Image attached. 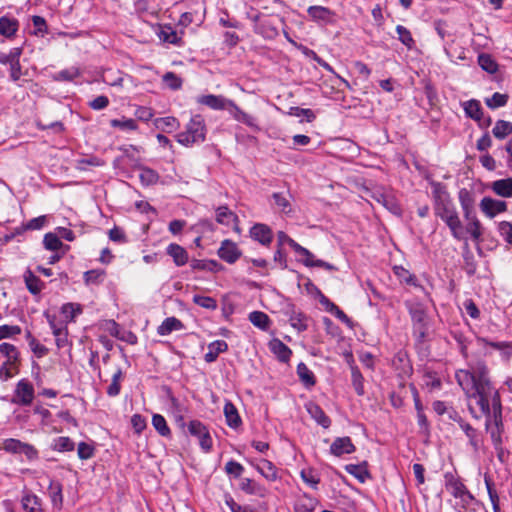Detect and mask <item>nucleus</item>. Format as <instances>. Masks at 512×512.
Listing matches in <instances>:
<instances>
[{
	"label": "nucleus",
	"instance_id": "b1692460",
	"mask_svg": "<svg viewBox=\"0 0 512 512\" xmlns=\"http://www.w3.org/2000/svg\"><path fill=\"white\" fill-rule=\"evenodd\" d=\"M232 106L234 108L233 117L235 120L247 125L248 127L252 128L256 132L260 131V127L258 125L256 117L243 111L240 107H238L235 104H232Z\"/></svg>",
	"mask_w": 512,
	"mask_h": 512
},
{
	"label": "nucleus",
	"instance_id": "f3484780",
	"mask_svg": "<svg viewBox=\"0 0 512 512\" xmlns=\"http://www.w3.org/2000/svg\"><path fill=\"white\" fill-rule=\"evenodd\" d=\"M23 280L27 290L33 296H39L42 290L45 288V283L36 276L29 268L23 274Z\"/></svg>",
	"mask_w": 512,
	"mask_h": 512
},
{
	"label": "nucleus",
	"instance_id": "a211bd4d",
	"mask_svg": "<svg viewBox=\"0 0 512 512\" xmlns=\"http://www.w3.org/2000/svg\"><path fill=\"white\" fill-rule=\"evenodd\" d=\"M269 349L283 363L289 362L292 356V350L278 338H273L269 342Z\"/></svg>",
	"mask_w": 512,
	"mask_h": 512
},
{
	"label": "nucleus",
	"instance_id": "423d86ee",
	"mask_svg": "<svg viewBox=\"0 0 512 512\" xmlns=\"http://www.w3.org/2000/svg\"><path fill=\"white\" fill-rule=\"evenodd\" d=\"M433 210L435 216L447 225L452 237L461 240L463 238V226L453 201L440 205Z\"/></svg>",
	"mask_w": 512,
	"mask_h": 512
},
{
	"label": "nucleus",
	"instance_id": "ddd939ff",
	"mask_svg": "<svg viewBox=\"0 0 512 512\" xmlns=\"http://www.w3.org/2000/svg\"><path fill=\"white\" fill-rule=\"evenodd\" d=\"M250 236L255 241H258L263 246H269L273 240V233L271 228L262 223L253 225L250 229Z\"/></svg>",
	"mask_w": 512,
	"mask_h": 512
},
{
	"label": "nucleus",
	"instance_id": "a19ab883",
	"mask_svg": "<svg viewBox=\"0 0 512 512\" xmlns=\"http://www.w3.org/2000/svg\"><path fill=\"white\" fill-rule=\"evenodd\" d=\"M485 430L490 433V437L495 449H499L502 446V433L504 428H497L491 425V417H486Z\"/></svg>",
	"mask_w": 512,
	"mask_h": 512
},
{
	"label": "nucleus",
	"instance_id": "4c0bfd02",
	"mask_svg": "<svg viewBox=\"0 0 512 512\" xmlns=\"http://www.w3.org/2000/svg\"><path fill=\"white\" fill-rule=\"evenodd\" d=\"M484 482H485V486L487 489L489 499L492 504L493 512H501L500 498H499L497 490L495 489L494 482L492 481L491 477L488 475L484 476Z\"/></svg>",
	"mask_w": 512,
	"mask_h": 512
},
{
	"label": "nucleus",
	"instance_id": "9d476101",
	"mask_svg": "<svg viewBox=\"0 0 512 512\" xmlns=\"http://www.w3.org/2000/svg\"><path fill=\"white\" fill-rule=\"evenodd\" d=\"M285 315L288 317L290 325L298 332H303L308 328V317L295 305L288 304L285 309Z\"/></svg>",
	"mask_w": 512,
	"mask_h": 512
},
{
	"label": "nucleus",
	"instance_id": "c756f323",
	"mask_svg": "<svg viewBox=\"0 0 512 512\" xmlns=\"http://www.w3.org/2000/svg\"><path fill=\"white\" fill-rule=\"evenodd\" d=\"M63 486L59 481L51 480L48 492L52 502V505L57 509H61L63 506Z\"/></svg>",
	"mask_w": 512,
	"mask_h": 512
},
{
	"label": "nucleus",
	"instance_id": "f257e3e1",
	"mask_svg": "<svg viewBox=\"0 0 512 512\" xmlns=\"http://www.w3.org/2000/svg\"><path fill=\"white\" fill-rule=\"evenodd\" d=\"M455 378L468 398H476L485 417L490 416V396L493 386L489 379V370L482 361L471 365L469 369H460L456 372Z\"/></svg>",
	"mask_w": 512,
	"mask_h": 512
},
{
	"label": "nucleus",
	"instance_id": "09e8293b",
	"mask_svg": "<svg viewBox=\"0 0 512 512\" xmlns=\"http://www.w3.org/2000/svg\"><path fill=\"white\" fill-rule=\"evenodd\" d=\"M199 103L206 105L215 110H223L225 109V99L222 96L218 95H204L200 97Z\"/></svg>",
	"mask_w": 512,
	"mask_h": 512
},
{
	"label": "nucleus",
	"instance_id": "79ce46f5",
	"mask_svg": "<svg viewBox=\"0 0 512 512\" xmlns=\"http://www.w3.org/2000/svg\"><path fill=\"white\" fill-rule=\"evenodd\" d=\"M512 133V123L506 120H497L492 129L495 138L503 140Z\"/></svg>",
	"mask_w": 512,
	"mask_h": 512
},
{
	"label": "nucleus",
	"instance_id": "864d4df0",
	"mask_svg": "<svg viewBox=\"0 0 512 512\" xmlns=\"http://www.w3.org/2000/svg\"><path fill=\"white\" fill-rule=\"evenodd\" d=\"M479 66L486 72L493 74L498 70V64L491 55L482 53L478 56Z\"/></svg>",
	"mask_w": 512,
	"mask_h": 512
},
{
	"label": "nucleus",
	"instance_id": "8fccbe9b",
	"mask_svg": "<svg viewBox=\"0 0 512 512\" xmlns=\"http://www.w3.org/2000/svg\"><path fill=\"white\" fill-rule=\"evenodd\" d=\"M51 448L58 452H70L74 450L75 444L71 438L60 436L53 440Z\"/></svg>",
	"mask_w": 512,
	"mask_h": 512
},
{
	"label": "nucleus",
	"instance_id": "6ab92c4d",
	"mask_svg": "<svg viewBox=\"0 0 512 512\" xmlns=\"http://www.w3.org/2000/svg\"><path fill=\"white\" fill-rule=\"evenodd\" d=\"M253 467L268 481L274 482L279 478L277 467L267 459H260Z\"/></svg>",
	"mask_w": 512,
	"mask_h": 512
},
{
	"label": "nucleus",
	"instance_id": "2eb2a0df",
	"mask_svg": "<svg viewBox=\"0 0 512 512\" xmlns=\"http://www.w3.org/2000/svg\"><path fill=\"white\" fill-rule=\"evenodd\" d=\"M355 450L356 447L348 436L337 437L330 446V452L336 457H340L344 454H351L355 452Z\"/></svg>",
	"mask_w": 512,
	"mask_h": 512
},
{
	"label": "nucleus",
	"instance_id": "cd10ccee",
	"mask_svg": "<svg viewBox=\"0 0 512 512\" xmlns=\"http://www.w3.org/2000/svg\"><path fill=\"white\" fill-rule=\"evenodd\" d=\"M224 415L226 423L230 428L236 429L242 424V420L236 406L230 401L226 402L224 405Z\"/></svg>",
	"mask_w": 512,
	"mask_h": 512
},
{
	"label": "nucleus",
	"instance_id": "338daca9",
	"mask_svg": "<svg viewBox=\"0 0 512 512\" xmlns=\"http://www.w3.org/2000/svg\"><path fill=\"white\" fill-rule=\"evenodd\" d=\"M466 231L471 235L474 241H479L482 236V224L478 218H473L467 222Z\"/></svg>",
	"mask_w": 512,
	"mask_h": 512
},
{
	"label": "nucleus",
	"instance_id": "ea45409f",
	"mask_svg": "<svg viewBox=\"0 0 512 512\" xmlns=\"http://www.w3.org/2000/svg\"><path fill=\"white\" fill-rule=\"evenodd\" d=\"M249 321L257 328L266 331L270 326L269 316L262 311H253L248 316Z\"/></svg>",
	"mask_w": 512,
	"mask_h": 512
},
{
	"label": "nucleus",
	"instance_id": "c03bdc74",
	"mask_svg": "<svg viewBox=\"0 0 512 512\" xmlns=\"http://www.w3.org/2000/svg\"><path fill=\"white\" fill-rule=\"evenodd\" d=\"M393 271L401 283H405L407 285L415 286V287L419 286L417 283L416 276L414 274H412L410 271H408L407 269H405L404 267L395 266L393 268Z\"/></svg>",
	"mask_w": 512,
	"mask_h": 512
},
{
	"label": "nucleus",
	"instance_id": "e2e57ef3",
	"mask_svg": "<svg viewBox=\"0 0 512 512\" xmlns=\"http://www.w3.org/2000/svg\"><path fill=\"white\" fill-rule=\"evenodd\" d=\"M193 303L211 311L216 310L218 307L217 301L213 297L198 294L193 296Z\"/></svg>",
	"mask_w": 512,
	"mask_h": 512
},
{
	"label": "nucleus",
	"instance_id": "a18cd8bd",
	"mask_svg": "<svg viewBox=\"0 0 512 512\" xmlns=\"http://www.w3.org/2000/svg\"><path fill=\"white\" fill-rule=\"evenodd\" d=\"M106 272L103 269H92L84 272L83 281L88 285H99L103 282Z\"/></svg>",
	"mask_w": 512,
	"mask_h": 512
},
{
	"label": "nucleus",
	"instance_id": "1a4fd4ad",
	"mask_svg": "<svg viewBox=\"0 0 512 512\" xmlns=\"http://www.w3.org/2000/svg\"><path fill=\"white\" fill-rule=\"evenodd\" d=\"M451 418L459 424L460 428L462 429V431L465 433V435L469 439V444L473 448V451L478 452L483 445L482 435L474 427H472L469 423L465 422L457 414L455 417L451 416Z\"/></svg>",
	"mask_w": 512,
	"mask_h": 512
},
{
	"label": "nucleus",
	"instance_id": "393cba45",
	"mask_svg": "<svg viewBox=\"0 0 512 512\" xmlns=\"http://www.w3.org/2000/svg\"><path fill=\"white\" fill-rule=\"evenodd\" d=\"M320 303L325 307L326 311L334 315L341 322L351 324V319L346 315V313L323 294L321 295Z\"/></svg>",
	"mask_w": 512,
	"mask_h": 512
},
{
	"label": "nucleus",
	"instance_id": "13d9d810",
	"mask_svg": "<svg viewBox=\"0 0 512 512\" xmlns=\"http://www.w3.org/2000/svg\"><path fill=\"white\" fill-rule=\"evenodd\" d=\"M29 346L36 357L42 358L49 352L48 348L41 344L32 334L28 331L26 335Z\"/></svg>",
	"mask_w": 512,
	"mask_h": 512
},
{
	"label": "nucleus",
	"instance_id": "6e6d98bb",
	"mask_svg": "<svg viewBox=\"0 0 512 512\" xmlns=\"http://www.w3.org/2000/svg\"><path fill=\"white\" fill-rule=\"evenodd\" d=\"M110 125L123 131H135L138 128L136 120L122 117L121 119H112Z\"/></svg>",
	"mask_w": 512,
	"mask_h": 512
},
{
	"label": "nucleus",
	"instance_id": "37998d69",
	"mask_svg": "<svg viewBox=\"0 0 512 512\" xmlns=\"http://www.w3.org/2000/svg\"><path fill=\"white\" fill-rule=\"evenodd\" d=\"M105 162L97 156H88L80 158L75 162V168L80 171L88 170V167H100L104 166Z\"/></svg>",
	"mask_w": 512,
	"mask_h": 512
},
{
	"label": "nucleus",
	"instance_id": "6e6552de",
	"mask_svg": "<svg viewBox=\"0 0 512 512\" xmlns=\"http://www.w3.org/2000/svg\"><path fill=\"white\" fill-rule=\"evenodd\" d=\"M34 397L35 390L33 384L28 379L23 378L17 382L11 402L21 406H29L33 402Z\"/></svg>",
	"mask_w": 512,
	"mask_h": 512
},
{
	"label": "nucleus",
	"instance_id": "774afa93",
	"mask_svg": "<svg viewBox=\"0 0 512 512\" xmlns=\"http://www.w3.org/2000/svg\"><path fill=\"white\" fill-rule=\"evenodd\" d=\"M498 232L503 239L512 245V223L509 221H501L498 224Z\"/></svg>",
	"mask_w": 512,
	"mask_h": 512
},
{
	"label": "nucleus",
	"instance_id": "412c9836",
	"mask_svg": "<svg viewBox=\"0 0 512 512\" xmlns=\"http://www.w3.org/2000/svg\"><path fill=\"white\" fill-rule=\"evenodd\" d=\"M239 488L247 495L258 496L262 498L267 494V490L264 486L250 478H242L239 483Z\"/></svg>",
	"mask_w": 512,
	"mask_h": 512
},
{
	"label": "nucleus",
	"instance_id": "603ef678",
	"mask_svg": "<svg viewBox=\"0 0 512 512\" xmlns=\"http://www.w3.org/2000/svg\"><path fill=\"white\" fill-rule=\"evenodd\" d=\"M162 81L165 86L173 91L181 89L183 80L175 72L169 71L162 76Z\"/></svg>",
	"mask_w": 512,
	"mask_h": 512
},
{
	"label": "nucleus",
	"instance_id": "0e129e2a",
	"mask_svg": "<svg viewBox=\"0 0 512 512\" xmlns=\"http://www.w3.org/2000/svg\"><path fill=\"white\" fill-rule=\"evenodd\" d=\"M508 98L509 97L507 94L495 92L490 98L485 99V104L490 109H497V108L505 106L508 102Z\"/></svg>",
	"mask_w": 512,
	"mask_h": 512
},
{
	"label": "nucleus",
	"instance_id": "49530a36",
	"mask_svg": "<svg viewBox=\"0 0 512 512\" xmlns=\"http://www.w3.org/2000/svg\"><path fill=\"white\" fill-rule=\"evenodd\" d=\"M351 382L352 386L358 396H363L364 390V377L359 368L355 365L351 366Z\"/></svg>",
	"mask_w": 512,
	"mask_h": 512
},
{
	"label": "nucleus",
	"instance_id": "680f3d73",
	"mask_svg": "<svg viewBox=\"0 0 512 512\" xmlns=\"http://www.w3.org/2000/svg\"><path fill=\"white\" fill-rule=\"evenodd\" d=\"M396 32L398 34V40L408 49H412L415 45V41L411 32L403 25H397Z\"/></svg>",
	"mask_w": 512,
	"mask_h": 512
},
{
	"label": "nucleus",
	"instance_id": "aec40b11",
	"mask_svg": "<svg viewBox=\"0 0 512 512\" xmlns=\"http://www.w3.org/2000/svg\"><path fill=\"white\" fill-rule=\"evenodd\" d=\"M166 253L173 259L176 266L181 267L188 263V252L179 244L171 243L166 248Z\"/></svg>",
	"mask_w": 512,
	"mask_h": 512
},
{
	"label": "nucleus",
	"instance_id": "4468645a",
	"mask_svg": "<svg viewBox=\"0 0 512 512\" xmlns=\"http://www.w3.org/2000/svg\"><path fill=\"white\" fill-rule=\"evenodd\" d=\"M432 188L433 209L452 201L445 184L437 181L430 182Z\"/></svg>",
	"mask_w": 512,
	"mask_h": 512
},
{
	"label": "nucleus",
	"instance_id": "473e14b6",
	"mask_svg": "<svg viewBox=\"0 0 512 512\" xmlns=\"http://www.w3.org/2000/svg\"><path fill=\"white\" fill-rule=\"evenodd\" d=\"M465 115L468 118L473 119L474 121L480 120L483 116V109L481 107L480 101L476 99H471L462 104Z\"/></svg>",
	"mask_w": 512,
	"mask_h": 512
},
{
	"label": "nucleus",
	"instance_id": "72a5a7b5",
	"mask_svg": "<svg viewBox=\"0 0 512 512\" xmlns=\"http://www.w3.org/2000/svg\"><path fill=\"white\" fill-rule=\"evenodd\" d=\"M159 174L147 166H139V179L143 186H153L159 181Z\"/></svg>",
	"mask_w": 512,
	"mask_h": 512
},
{
	"label": "nucleus",
	"instance_id": "7c9ffc66",
	"mask_svg": "<svg viewBox=\"0 0 512 512\" xmlns=\"http://www.w3.org/2000/svg\"><path fill=\"white\" fill-rule=\"evenodd\" d=\"M493 192L504 198L512 197V178L499 179L492 183Z\"/></svg>",
	"mask_w": 512,
	"mask_h": 512
},
{
	"label": "nucleus",
	"instance_id": "4d7b16f0",
	"mask_svg": "<svg viewBox=\"0 0 512 512\" xmlns=\"http://www.w3.org/2000/svg\"><path fill=\"white\" fill-rule=\"evenodd\" d=\"M156 124L167 133H171L180 127L178 119L173 116L159 118L156 120Z\"/></svg>",
	"mask_w": 512,
	"mask_h": 512
},
{
	"label": "nucleus",
	"instance_id": "69168bd1",
	"mask_svg": "<svg viewBox=\"0 0 512 512\" xmlns=\"http://www.w3.org/2000/svg\"><path fill=\"white\" fill-rule=\"evenodd\" d=\"M43 245L49 251H58L62 248L63 243L56 234L49 232L44 235Z\"/></svg>",
	"mask_w": 512,
	"mask_h": 512
},
{
	"label": "nucleus",
	"instance_id": "f03ea898",
	"mask_svg": "<svg viewBox=\"0 0 512 512\" xmlns=\"http://www.w3.org/2000/svg\"><path fill=\"white\" fill-rule=\"evenodd\" d=\"M405 307L411 318L415 345L422 347L427 341L430 324L427 307L423 303L413 300L405 301Z\"/></svg>",
	"mask_w": 512,
	"mask_h": 512
},
{
	"label": "nucleus",
	"instance_id": "052dcab7",
	"mask_svg": "<svg viewBox=\"0 0 512 512\" xmlns=\"http://www.w3.org/2000/svg\"><path fill=\"white\" fill-rule=\"evenodd\" d=\"M61 313L66 321H73L77 315L82 313V308L80 304L65 303L61 307Z\"/></svg>",
	"mask_w": 512,
	"mask_h": 512
},
{
	"label": "nucleus",
	"instance_id": "20e7f679",
	"mask_svg": "<svg viewBox=\"0 0 512 512\" xmlns=\"http://www.w3.org/2000/svg\"><path fill=\"white\" fill-rule=\"evenodd\" d=\"M206 133L207 128L203 116L196 114L192 116L190 121L186 124L185 131L176 135V140L182 146L191 147L204 142Z\"/></svg>",
	"mask_w": 512,
	"mask_h": 512
},
{
	"label": "nucleus",
	"instance_id": "4be33fe9",
	"mask_svg": "<svg viewBox=\"0 0 512 512\" xmlns=\"http://www.w3.org/2000/svg\"><path fill=\"white\" fill-rule=\"evenodd\" d=\"M306 408L311 418L314 419L318 425L322 426L324 429H328L331 426V419L318 404L311 402Z\"/></svg>",
	"mask_w": 512,
	"mask_h": 512
},
{
	"label": "nucleus",
	"instance_id": "5fc2aeb1",
	"mask_svg": "<svg viewBox=\"0 0 512 512\" xmlns=\"http://www.w3.org/2000/svg\"><path fill=\"white\" fill-rule=\"evenodd\" d=\"M345 470L361 483H364L367 478L370 477V473L365 466L357 464H349L345 467Z\"/></svg>",
	"mask_w": 512,
	"mask_h": 512
},
{
	"label": "nucleus",
	"instance_id": "7ed1b4c3",
	"mask_svg": "<svg viewBox=\"0 0 512 512\" xmlns=\"http://www.w3.org/2000/svg\"><path fill=\"white\" fill-rule=\"evenodd\" d=\"M4 361L0 366V380L7 381L19 374L21 366V353L18 347L9 342L0 343V359Z\"/></svg>",
	"mask_w": 512,
	"mask_h": 512
},
{
	"label": "nucleus",
	"instance_id": "de8ad7c7",
	"mask_svg": "<svg viewBox=\"0 0 512 512\" xmlns=\"http://www.w3.org/2000/svg\"><path fill=\"white\" fill-rule=\"evenodd\" d=\"M123 379V372L121 368H117L112 376L111 383L107 387L106 393L109 397H116L121 391V381Z\"/></svg>",
	"mask_w": 512,
	"mask_h": 512
},
{
	"label": "nucleus",
	"instance_id": "c9c22d12",
	"mask_svg": "<svg viewBox=\"0 0 512 512\" xmlns=\"http://www.w3.org/2000/svg\"><path fill=\"white\" fill-rule=\"evenodd\" d=\"M257 33L266 39H274L278 36V28L272 19H264L257 26Z\"/></svg>",
	"mask_w": 512,
	"mask_h": 512
},
{
	"label": "nucleus",
	"instance_id": "f704fd0d",
	"mask_svg": "<svg viewBox=\"0 0 512 512\" xmlns=\"http://www.w3.org/2000/svg\"><path fill=\"white\" fill-rule=\"evenodd\" d=\"M152 426L160 436L168 439L172 437V431L168 426L166 419L161 414H153Z\"/></svg>",
	"mask_w": 512,
	"mask_h": 512
},
{
	"label": "nucleus",
	"instance_id": "bb28decb",
	"mask_svg": "<svg viewBox=\"0 0 512 512\" xmlns=\"http://www.w3.org/2000/svg\"><path fill=\"white\" fill-rule=\"evenodd\" d=\"M228 350V344L224 340H215L208 345V351L204 355V360L207 363L216 361L220 353Z\"/></svg>",
	"mask_w": 512,
	"mask_h": 512
},
{
	"label": "nucleus",
	"instance_id": "2f4dec72",
	"mask_svg": "<svg viewBox=\"0 0 512 512\" xmlns=\"http://www.w3.org/2000/svg\"><path fill=\"white\" fill-rule=\"evenodd\" d=\"M19 27L17 19L9 18L7 16L0 17V35L7 38L13 37Z\"/></svg>",
	"mask_w": 512,
	"mask_h": 512
},
{
	"label": "nucleus",
	"instance_id": "bf43d9fd",
	"mask_svg": "<svg viewBox=\"0 0 512 512\" xmlns=\"http://www.w3.org/2000/svg\"><path fill=\"white\" fill-rule=\"evenodd\" d=\"M22 333V328L19 325H0V341L4 339H15Z\"/></svg>",
	"mask_w": 512,
	"mask_h": 512
},
{
	"label": "nucleus",
	"instance_id": "39448f33",
	"mask_svg": "<svg viewBox=\"0 0 512 512\" xmlns=\"http://www.w3.org/2000/svg\"><path fill=\"white\" fill-rule=\"evenodd\" d=\"M445 488L456 499L460 500L461 511H467L472 502L478 503L474 495L462 482L456 472H446L444 474Z\"/></svg>",
	"mask_w": 512,
	"mask_h": 512
},
{
	"label": "nucleus",
	"instance_id": "5701e85b",
	"mask_svg": "<svg viewBox=\"0 0 512 512\" xmlns=\"http://www.w3.org/2000/svg\"><path fill=\"white\" fill-rule=\"evenodd\" d=\"M185 328L183 322L178 318L171 316L163 320V322L157 327V334L160 336H166L173 331L183 330Z\"/></svg>",
	"mask_w": 512,
	"mask_h": 512
},
{
	"label": "nucleus",
	"instance_id": "dca6fc26",
	"mask_svg": "<svg viewBox=\"0 0 512 512\" xmlns=\"http://www.w3.org/2000/svg\"><path fill=\"white\" fill-rule=\"evenodd\" d=\"M307 13L313 21L318 22V23H325V24L331 23L335 16L334 11H332L328 7H324V6H320V5H314V6L308 7Z\"/></svg>",
	"mask_w": 512,
	"mask_h": 512
},
{
	"label": "nucleus",
	"instance_id": "58836bf2",
	"mask_svg": "<svg viewBox=\"0 0 512 512\" xmlns=\"http://www.w3.org/2000/svg\"><path fill=\"white\" fill-rule=\"evenodd\" d=\"M238 220V216L231 211L227 206H220L216 209L217 223L225 226H230L233 222Z\"/></svg>",
	"mask_w": 512,
	"mask_h": 512
},
{
	"label": "nucleus",
	"instance_id": "a878e982",
	"mask_svg": "<svg viewBox=\"0 0 512 512\" xmlns=\"http://www.w3.org/2000/svg\"><path fill=\"white\" fill-rule=\"evenodd\" d=\"M21 505L25 512H44L42 501L36 494L25 493L22 496Z\"/></svg>",
	"mask_w": 512,
	"mask_h": 512
},
{
	"label": "nucleus",
	"instance_id": "c85d7f7f",
	"mask_svg": "<svg viewBox=\"0 0 512 512\" xmlns=\"http://www.w3.org/2000/svg\"><path fill=\"white\" fill-rule=\"evenodd\" d=\"M161 41L177 46L183 45L182 37L178 35L177 31L170 25L161 28L159 34Z\"/></svg>",
	"mask_w": 512,
	"mask_h": 512
},
{
	"label": "nucleus",
	"instance_id": "9b49d317",
	"mask_svg": "<svg viewBox=\"0 0 512 512\" xmlns=\"http://www.w3.org/2000/svg\"><path fill=\"white\" fill-rule=\"evenodd\" d=\"M241 255L242 252L235 242L229 239H225L221 242L220 248L218 249V256L223 261L233 264L241 257Z\"/></svg>",
	"mask_w": 512,
	"mask_h": 512
},
{
	"label": "nucleus",
	"instance_id": "e433bc0d",
	"mask_svg": "<svg viewBox=\"0 0 512 512\" xmlns=\"http://www.w3.org/2000/svg\"><path fill=\"white\" fill-rule=\"evenodd\" d=\"M297 375L300 381L307 388L313 387L316 384V378L314 373L303 362L297 365Z\"/></svg>",
	"mask_w": 512,
	"mask_h": 512
},
{
	"label": "nucleus",
	"instance_id": "3c124183",
	"mask_svg": "<svg viewBox=\"0 0 512 512\" xmlns=\"http://www.w3.org/2000/svg\"><path fill=\"white\" fill-rule=\"evenodd\" d=\"M272 198L276 207L285 214H290L292 212V206L289 200V197L282 192H275L272 194Z\"/></svg>",
	"mask_w": 512,
	"mask_h": 512
},
{
	"label": "nucleus",
	"instance_id": "f8f14e48",
	"mask_svg": "<svg viewBox=\"0 0 512 512\" xmlns=\"http://www.w3.org/2000/svg\"><path fill=\"white\" fill-rule=\"evenodd\" d=\"M480 209L488 218H494L496 215L506 212L508 206L505 201L484 197L480 202Z\"/></svg>",
	"mask_w": 512,
	"mask_h": 512
},
{
	"label": "nucleus",
	"instance_id": "0eeeda50",
	"mask_svg": "<svg viewBox=\"0 0 512 512\" xmlns=\"http://www.w3.org/2000/svg\"><path fill=\"white\" fill-rule=\"evenodd\" d=\"M188 432L198 439L199 445L204 453H209L213 447V440L207 426L199 420H191L187 424Z\"/></svg>",
	"mask_w": 512,
	"mask_h": 512
}]
</instances>
